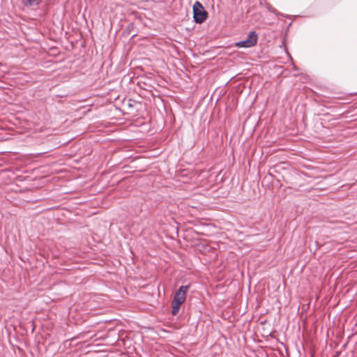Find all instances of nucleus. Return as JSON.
<instances>
[{
    "label": "nucleus",
    "instance_id": "nucleus-1",
    "mask_svg": "<svg viewBox=\"0 0 357 357\" xmlns=\"http://www.w3.org/2000/svg\"><path fill=\"white\" fill-rule=\"evenodd\" d=\"M192 10L193 19L197 24H202L206 21L208 17V13L199 1H195L193 4Z\"/></svg>",
    "mask_w": 357,
    "mask_h": 357
},
{
    "label": "nucleus",
    "instance_id": "nucleus-4",
    "mask_svg": "<svg viewBox=\"0 0 357 357\" xmlns=\"http://www.w3.org/2000/svg\"><path fill=\"white\" fill-rule=\"evenodd\" d=\"M180 306L181 305L178 304L172 303V314L173 315H176L178 314L179 309H180Z\"/></svg>",
    "mask_w": 357,
    "mask_h": 357
},
{
    "label": "nucleus",
    "instance_id": "nucleus-2",
    "mask_svg": "<svg viewBox=\"0 0 357 357\" xmlns=\"http://www.w3.org/2000/svg\"><path fill=\"white\" fill-rule=\"evenodd\" d=\"M258 40L257 34L255 31H250L248 35L247 36V38L241 41L236 42L235 43V46L237 47H245L248 48L255 46Z\"/></svg>",
    "mask_w": 357,
    "mask_h": 357
},
{
    "label": "nucleus",
    "instance_id": "nucleus-3",
    "mask_svg": "<svg viewBox=\"0 0 357 357\" xmlns=\"http://www.w3.org/2000/svg\"><path fill=\"white\" fill-rule=\"evenodd\" d=\"M189 286H181L176 292L172 303L181 305L186 299L187 291Z\"/></svg>",
    "mask_w": 357,
    "mask_h": 357
},
{
    "label": "nucleus",
    "instance_id": "nucleus-5",
    "mask_svg": "<svg viewBox=\"0 0 357 357\" xmlns=\"http://www.w3.org/2000/svg\"><path fill=\"white\" fill-rule=\"evenodd\" d=\"M40 1L41 0H27V1L29 2V3L30 5H33L35 3H38V2Z\"/></svg>",
    "mask_w": 357,
    "mask_h": 357
}]
</instances>
